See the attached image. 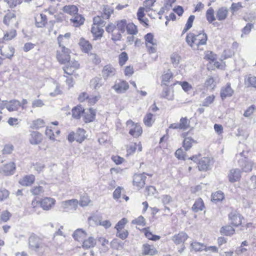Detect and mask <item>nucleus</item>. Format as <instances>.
Segmentation results:
<instances>
[{"label": "nucleus", "mask_w": 256, "mask_h": 256, "mask_svg": "<svg viewBox=\"0 0 256 256\" xmlns=\"http://www.w3.org/2000/svg\"><path fill=\"white\" fill-rule=\"evenodd\" d=\"M28 248L36 253L38 256H42L48 250L50 242L48 238L41 237L35 234H32L28 239Z\"/></svg>", "instance_id": "1"}, {"label": "nucleus", "mask_w": 256, "mask_h": 256, "mask_svg": "<svg viewBox=\"0 0 256 256\" xmlns=\"http://www.w3.org/2000/svg\"><path fill=\"white\" fill-rule=\"evenodd\" d=\"M208 40L207 34L202 31L198 34L188 33L186 38L188 44L194 50H199L201 46L205 45Z\"/></svg>", "instance_id": "2"}, {"label": "nucleus", "mask_w": 256, "mask_h": 256, "mask_svg": "<svg viewBox=\"0 0 256 256\" xmlns=\"http://www.w3.org/2000/svg\"><path fill=\"white\" fill-rule=\"evenodd\" d=\"M3 22L8 26L18 28L19 20L16 18L15 12L8 10L4 18Z\"/></svg>", "instance_id": "3"}, {"label": "nucleus", "mask_w": 256, "mask_h": 256, "mask_svg": "<svg viewBox=\"0 0 256 256\" xmlns=\"http://www.w3.org/2000/svg\"><path fill=\"white\" fill-rule=\"evenodd\" d=\"M146 46L150 53H154L156 51L157 41L154 38L152 33H148L144 36Z\"/></svg>", "instance_id": "4"}, {"label": "nucleus", "mask_w": 256, "mask_h": 256, "mask_svg": "<svg viewBox=\"0 0 256 256\" xmlns=\"http://www.w3.org/2000/svg\"><path fill=\"white\" fill-rule=\"evenodd\" d=\"M126 126L130 128L129 134L134 138H138L142 134V129L138 124H135L130 120L126 122Z\"/></svg>", "instance_id": "5"}, {"label": "nucleus", "mask_w": 256, "mask_h": 256, "mask_svg": "<svg viewBox=\"0 0 256 256\" xmlns=\"http://www.w3.org/2000/svg\"><path fill=\"white\" fill-rule=\"evenodd\" d=\"M78 204L76 199L66 200L61 202L60 207L64 212H73L76 210Z\"/></svg>", "instance_id": "6"}, {"label": "nucleus", "mask_w": 256, "mask_h": 256, "mask_svg": "<svg viewBox=\"0 0 256 256\" xmlns=\"http://www.w3.org/2000/svg\"><path fill=\"white\" fill-rule=\"evenodd\" d=\"M106 30L112 34V40L116 42L120 40L122 38V32L116 28V26L112 24H108L106 28Z\"/></svg>", "instance_id": "7"}, {"label": "nucleus", "mask_w": 256, "mask_h": 256, "mask_svg": "<svg viewBox=\"0 0 256 256\" xmlns=\"http://www.w3.org/2000/svg\"><path fill=\"white\" fill-rule=\"evenodd\" d=\"M146 175H148L150 176H152L151 174H148L146 173L135 174L133 178L134 184L138 188L144 187L146 184L145 182L146 178Z\"/></svg>", "instance_id": "8"}, {"label": "nucleus", "mask_w": 256, "mask_h": 256, "mask_svg": "<svg viewBox=\"0 0 256 256\" xmlns=\"http://www.w3.org/2000/svg\"><path fill=\"white\" fill-rule=\"evenodd\" d=\"M69 49L63 47L61 50L57 52L56 58L58 62L62 64H64L68 62L70 59Z\"/></svg>", "instance_id": "9"}, {"label": "nucleus", "mask_w": 256, "mask_h": 256, "mask_svg": "<svg viewBox=\"0 0 256 256\" xmlns=\"http://www.w3.org/2000/svg\"><path fill=\"white\" fill-rule=\"evenodd\" d=\"M128 88L129 86L128 83L121 80H116L114 84L112 86V88L117 93L119 94L124 93Z\"/></svg>", "instance_id": "10"}, {"label": "nucleus", "mask_w": 256, "mask_h": 256, "mask_svg": "<svg viewBox=\"0 0 256 256\" xmlns=\"http://www.w3.org/2000/svg\"><path fill=\"white\" fill-rule=\"evenodd\" d=\"M40 207L45 210H50L56 204V200L50 197H45L40 202Z\"/></svg>", "instance_id": "11"}, {"label": "nucleus", "mask_w": 256, "mask_h": 256, "mask_svg": "<svg viewBox=\"0 0 256 256\" xmlns=\"http://www.w3.org/2000/svg\"><path fill=\"white\" fill-rule=\"evenodd\" d=\"M234 93V90L232 88L230 84L228 82L221 88L220 96L221 98L224 100L226 98L231 97Z\"/></svg>", "instance_id": "12"}, {"label": "nucleus", "mask_w": 256, "mask_h": 256, "mask_svg": "<svg viewBox=\"0 0 256 256\" xmlns=\"http://www.w3.org/2000/svg\"><path fill=\"white\" fill-rule=\"evenodd\" d=\"M68 62V64L63 68V70L64 73L71 75L75 70L79 68L80 64L76 60H70Z\"/></svg>", "instance_id": "13"}, {"label": "nucleus", "mask_w": 256, "mask_h": 256, "mask_svg": "<svg viewBox=\"0 0 256 256\" xmlns=\"http://www.w3.org/2000/svg\"><path fill=\"white\" fill-rule=\"evenodd\" d=\"M30 144L36 145L42 140V135L37 131H32L28 138Z\"/></svg>", "instance_id": "14"}, {"label": "nucleus", "mask_w": 256, "mask_h": 256, "mask_svg": "<svg viewBox=\"0 0 256 256\" xmlns=\"http://www.w3.org/2000/svg\"><path fill=\"white\" fill-rule=\"evenodd\" d=\"M116 73V69L110 64L104 66L102 70V75L105 80H106L108 78L114 76Z\"/></svg>", "instance_id": "15"}, {"label": "nucleus", "mask_w": 256, "mask_h": 256, "mask_svg": "<svg viewBox=\"0 0 256 256\" xmlns=\"http://www.w3.org/2000/svg\"><path fill=\"white\" fill-rule=\"evenodd\" d=\"M212 164V161L210 158H202L199 160L198 164V169L200 170H208Z\"/></svg>", "instance_id": "16"}, {"label": "nucleus", "mask_w": 256, "mask_h": 256, "mask_svg": "<svg viewBox=\"0 0 256 256\" xmlns=\"http://www.w3.org/2000/svg\"><path fill=\"white\" fill-rule=\"evenodd\" d=\"M228 217L232 226H237L241 224L242 218L239 214L232 212L229 214Z\"/></svg>", "instance_id": "17"}, {"label": "nucleus", "mask_w": 256, "mask_h": 256, "mask_svg": "<svg viewBox=\"0 0 256 256\" xmlns=\"http://www.w3.org/2000/svg\"><path fill=\"white\" fill-rule=\"evenodd\" d=\"M241 177L240 170L238 168H234L230 170L228 174V180L230 182L238 181Z\"/></svg>", "instance_id": "18"}, {"label": "nucleus", "mask_w": 256, "mask_h": 256, "mask_svg": "<svg viewBox=\"0 0 256 256\" xmlns=\"http://www.w3.org/2000/svg\"><path fill=\"white\" fill-rule=\"evenodd\" d=\"M238 162L243 172H250L252 170L253 163L251 161L244 158L240 160Z\"/></svg>", "instance_id": "19"}, {"label": "nucleus", "mask_w": 256, "mask_h": 256, "mask_svg": "<svg viewBox=\"0 0 256 256\" xmlns=\"http://www.w3.org/2000/svg\"><path fill=\"white\" fill-rule=\"evenodd\" d=\"M47 22L46 16L43 14H37L35 17V24L37 28L44 27L47 24Z\"/></svg>", "instance_id": "20"}, {"label": "nucleus", "mask_w": 256, "mask_h": 256, "mask_svg": "<svg viewBox=\"0 0 256 256\" xmlns=\"http://www.w3.org/2000/svg\"><path fill=\"white\" fill-rule=\"evenodd\" d=\"M15 170L16 164L13 162L4 164L2 168V172L6 176L13 174Z\"/></svg>", "instance_id": "21"}, {"label": "nucleus", "mask_w": 256, "mask_h": 256, "mask_svg": "<svg viewBox=\"0 0 256 256\" xmlns=\"http://www.w3.org/2000/svg\"><path fill=\"white\" fill-rule=\"evenodd\" d=\"M142 254L144 255L154 256L157 254L158 251L153 245L145 244L142 245Z\"/></svg>", "instance_id": "22"}, {"label": "nucleus", "mask_w": 256, "mask_h": 256, "mask_svg": "<svg viewBox=\"0 0 256 256\" xmlns=\"http://www.w3.org/2000/svg\"><path fill=\"white\" fill-rule=\"evenodd\" d=\"M104 83V81L102 77L96 76L90 80V86L94 90H98Z\"/></svg>", "instance_id": "23"}, {"label": "nucleus", "mask_w": 256, "mask_h": 256, "mask_svg": "<svg viewBox=\"0 0 256 256\" xmlns=\"http://www.w3.org/2000/svg\"><path fill=\"white\" fill-rule=\"evenodd\" d=\"M186 134H187L186 133H183L182 136L184 138L182 142V146L184 150L188 151L192 148L194 143H196V141L191 137H186Z\"/></svg>", "instance_id": "24"}, {"label": "nucleus", "mask_w": 256, "mask_h": 256, "mask_svg": "<svg viewBox=\"0 0 256 256\" xmlns=\"http://www.w3.org/2000/svg\"><path fill=\"white\" fill-rule=\"evenodd\" d=\"M35 180V176L33 174L26 175L19 180V183L22 186H30Z\"/></svg>", "instance_id": "25"}, {"label": "nucleus", "mask_w": 256, "mask_h": 256, "mask_svg": "<svg viewBox=\"0 0 256 256\" xmlns=\"http://www.w3.org/2000/svg\"><path fill=\"white\" fill-rule=\"evenodd\" d=\"M95 115V112L92 108H89L86 111L84 110L83 116L84 117V122H92L94 119Z\"/></svg>", "instance_id": "26"}, {"label": "nucleus", "mask_w": 256, "mask_h": 256, "mask_svg": "<svg viewBox=\"0 0 256 256\" xmlns=\"http://www.w3.org/2000/svg\"><path fill=\"white\" fill-rule=\"evenodd\" d=\"M188 236L184 232H179L178 234H176L172 237V240L176 244L184 242L188 238Z\"/></svg>", "instance_id": "27"}, {"label": "nucleus", "mask_w": 256, "mask_h": 256, "mask_svg": "<svg viewBox=\"0 0 256 256\" xmlns=\"http://www.w3.org/2000/svg\"><path fill=\"white\" fill-rule=\"evenodd\" d=\"M161 202L164 206V211H167L170 212V208L167 206V205H170V203L172 202V198L170 195L164 194L161 196Z\"/></svg>", "instance_id": "28"}, {"label": "nucleus", "mask_w": 256, "mask_h": 256, "mask_svg": "<svg viewBox=\"0 0 256 256\" xmlns=\"http://www.w3.org/2000/svg\"><path fill=\"white\" fill-rule=\"evenodd\" d=\"M244 84L246 87L256 88V77L251 74L246 76Z\"/></svg>", "instance_id": "29"}, {"label": "nucleus", "mask_w": 256, "mask_h": 256, "mask_svg": "<svg viewBox=\"0 0 256 256\" xmlns=\"http://www.w3.org/2000/svg\"><path fill=\"white\" fill-rule=\"evenodd\" d=\"M228 15V10L226 7L222 6L218 9L216 12V18L220 20H224L226 19Z\"/></svg>", "instance_id": "30"}, {"label": "nucleus", "mask_w": 256, "mask_h": 256, "mask_svg": "<svg viewBox=\"0 0 256 256\" xmlns=\"http://www.w3.org/2000/svg\"><path fill=\"white\" fill-rule=\"evenodd\" d=\"M89 219L92 220L96 222V224H98L99 225L104 226L106 228H108L112 226V224L110 221L108 220H102L100 217L99 218L96 216H94L90 218Z\"/></svg>", "instance_id": "31"}, {"label": "nucleus", "mask_w": 256, "mask_h": 256, "mask_svg": "<svg viewBox=\"0 0 256 256\" xmlns=\"http://www.w3.org/2000/svg\"><path fill=\"white\" fill-rule=\"evenodd\" d=\"M20 106V102L16 100H12L9 102L7 101L6 109L9 112L16 111L18 110Z\"/></svg>", "instance_id": "32"}, {"label": "nucleus", "mask_w": 256, "mask_h": 256, "mask_svg": "<svg viewBox=\"0 0 256 256\" xmlns=\"http://www.w3.org/2000/svg\"><path fill=\"white\" fill-rule=\"evenodd\" d=\"M99 25L92 26L91 28V32L96 38H101L102 36L104 30Z\"/></svg>", "instance_id": "33"}, {"label": "nucleus", "mask_w": 256, "mask_h": 256, "mask_svg": "<svg viewBox=\"0 0 256 256\" xmlns=\"http://www.w3.org/2000/svg\"><path fill=\"white\" fill-rule=\"evenodd\" d=\"M84 108L80 106H77L72 109V116L74 118L79 119L83 115Z\"/></svg>", "instance_id": "34"}, {"label": "nucleus", "mask_w": 256, "mask_h": 256, "mask_svg": "<svg viewBox=\"0 0 256 256\" xmlns=\"http://www.w3.org/2000/svg\"><path fill=\"white\" fill-rule=\"evenodd\" d=\"M80 46L83 52L88 53L90 50L92 49V45L88 41L85 40L84 38H82L79 42Z\"/></svg>", "instance_id": "35"}, {"label": "nucleus", "mask_w": 256, "mask_h": 256, "mask_svg": "<svg viewBox=\"0 0 256 256\" xmlns=\"http://www.w3.org/2000/svg\"><path fill=\"white\" fill-rule=\"evenodd\" d=\"M204 208V203L202 198L196 200L192 206V210L194 212L202 210Z\"/></svg>", "instance_id": "36"}, {"label": "nucleus", "mask_w": 256, "mask_h": 256, "mask_svg": "<svg viewBox=\"0 0 256 256\" xmlns=\"http://www.w3.org/2000/svg\"><path fill=\"white\" fill-rule=\"evenodd\" d=\"M86 234L85 231L82 229L78 228L74 232L72 236L75 240L82 241L86 236Z\"/></svg>", "instance_id": "37"}, {"label": "nucleus", "mask_w": 256, "mask_h": 256, "mask_svg": "<svg viewBox=\"0 0 256 256\" xmlns=\"http://www.w3.org/2000/svg\"><path fill=\"white\" fill-rule=\"evenodd\" d=\"M62 10L64 12L72 16L77 14L78 8L74 5H68L63 8Z\"/></svg>", "instance_id": "38"}, {"label": "nucleus", "mask_w": 256, "mask_h": 256, "mask_svg": "<svg viewBox=\"0 0 256 256\" xmlns=\"http://www.w3.org/2000/svg\"><path fill=\"white\" fill-rule=\"evenodd\" d=\"M96 244V241L95 239L90 236L83 242L82 246L85 249H88L94 247Z\"/></svg>", "instance_id": "39"}, {"label": "nucleus", "mask_w": 256, "mask_h": 256, "mask_svg": "<svg viewBox=\"0 0 256 256\" xmlns=\"http://www.w3.org/2000/svg\"><path fill=\"white\" fill-rule=\"evenodd\" d=\"M220 232L222 235L230 236L234 233L235 230L230 226H226L220 228Z\"/></svg>", "instance_id": "40"}, {"label": "nucleus", "mask_w": 256, "mask_h": 256, "mask_svg": "<svg viewBox=\"0 0 256 256\" xmlns=\"http://www.w3.org/2000/svg\"><path fill=\"white\" fill-rule=\"evenodd\" d=\"M70 21L73 23L74 26L77 27L84 24V18L82 15L77 14L76 16L70 19Z\"/></svg>", "instance_id": "41"}, {"label": "nucleus", "mask_w": 256, "mask_h": 256, "mask_svg": "<svg viewBox=\"0 0 256 256\" xmlns=\"http://www.w3.org/2000/svg\"><path fill=\"white\" fill-rule=\"evenodd\" d=\"M144 8H142V7H140L138 8V11L137 12V16H138V20H139V21L140 22V23H144L146 26H148V19L147 18H143L144 16Z\"/></svg>", "instance_id": "42"}, {"label": "nucleus", "mask_w": 256, "mask_h": 256, "mask_svg": "<svg viewBox=\"0 0 256 256\" xmlns=\"http://www.w3.org/2000/svg\"><path fill=\"white\" fill-rule=\"evenodd\" d=\"M86 131L83 128H78L75 133L76 141L80 143L83 142L86 138Z\"/></svg>", "instance_id": "43"}, {"label": "nucleus", "mask_w": 256, "mask_h": 256, "mask_svg": "<svg viewBox=\"0 0 256 256\" xmlns=\"http://www.w3.org/2000/svg\"><path fill=\"white\" fill-rule=\"evenodd\" d=\"M114 12V8L109 6H104L102 18L104 19H108Z\"/></svg>", "instance_id": "44"}, {"label": "nucleus", "mask_w": 256, "mask_h": 256, "mask_svg": "<svg viewBox=\"0 0 256 256\" xmlns=\"http://www.w3.org/2000/svg\"><path fill=\"white\" fill-rule=\"evenodd\" d=\"M137 146H138V151H142V146L140 144H138V145H137L136 143H132L130 144L127 147V154H133L136 152Z\"/></svg>", "instance_id": "45"}, {"label": "nucleus", "mask_w": 256, "mask_h": 256, "mask_svg": "<svg viewBox=\"0 0 256 256\" xmlns=\"http://www.w3.org/2000/svg\"><path fill=\"white\" fill-rule=\"evenodd\" d=\"M179 125L180 130H186L190 127V120L186 117L182 118Z\"/></svg>", "instance_id": "46"}, {"label": "nucleus", "mask_w": 256, "mask_h": 256, "mask_svg": "<svg viewBox=\"0 0 256 256\" xmlns=\"http://www.w3.org/2000/svg\"><path fill=\"white\" fill-rule=\"evenodd\" d=\"M191 251L194 250L195 252L202 251L205 248V245L204 244L194 242L190 244Z\"/></svg>", "instance_id": "47"}, {"label": "nucleus", "mask_w": 256, "mask_h": 256, "mask_svg": "<svg viewBox=\"0 0 256 256\" xmlns=\"http://www.w3.org/2000/svg\"><path fill=\"white\" fill-rule=\"evenodd\" d=\"M154 120L153 114L151 113L147 114L144 118V122L147 126H151Z\"/></svg>", "instance_id": "48"}, {"label": "nucleus", "mask_w": 256, "mask_h": 256, "mask_svg": "<svg viewBox=\"0 0 256 256\" xmlns=\"http://www.w3.org/2000/svg\"><path fill=\"white\" fill-rule=\"evenodd\" d=\"M98 240L101 244V251L104 252H107L108 250V240L102 237L98 238Z\"/></svg>", "instance_id": "49"}, {"label": "nucleus", "mask_w": 256, "mask_h": 256, "mask_svg": "<svg viewBox=\"0 0 256 256\" xmlns=\"http://www.w3.org/2000/svg\"><path fill=\"white\" fill-rule=\"evenodd\" d=\"M244 8L241 2L232 3L230 8V10L232 15L235 14L236 12L239 11L240 9Z\"/></svg>", "instance_id": "50"}, {"label": "nucleus", "mask_w": 256, "mask_h": 256, "mask_svg": "<svg viewBox=\"0 0 256 256\" xmlns=\"http://www.w3.org/2000/svg\"><path fill=\"white\" fill-rule=\"evenodd\" d=\"M224 198V193L221 191L216 192L212 194V200L215 202L222 200Z\"/></svg>", "instance_id": "51"}, {"label": "nucleus", "mask_w": 256, "mask_h": 256, "mask_svg": "<svg viewBox=\"0 0 256 256\" xmlns=\"http://www.w3.org/2000/svg\"><path fill=\"white\" fill-rule=\"evenodd\" d=\"M160 96L169 100H172L174 99V95L173 94H170V90L168 87H166L163 89Z\"/></svg>", "instance_id": "52"}, {"label": "nucleus", "mask_w": 256, "mask_h": 256, "mask_svg": "<svg viewBox=\"0 0 256 256\" xmlns=\"http://www.w3.org/2000/svg\"><path fill=\"white\" fill-rule=\"evenodd\" d=\"M1 54L4 56L6 58L10 59L14 56V49L12 47H8L7 50L3 51L2 49Z\"/></svg>", "instance_id": "53"}, {"label": "nucleus", "mask_w": 256, "mask_h": 256, "mask_svg": "<svg viewBox=\"0 0 256 256\" xmlns=\"http://www.w3.org/2000/svg\"><path fill=\"white\" fill-rule=\"evenodd\" d=\"M128 24L126 20H122L117 22L116 27L122 34L126 30Z\"/></svg>", "instance_id": "54"}, {"label": "nucleus", "mask_w": 256, "mask_h": 256, "mask_svg": "<svg viewBox=\"0 0 256 256\" xmlns=\"http://www.w3.org/2000/svg\"><path fill=\"white\" fill-rule=\"evenodd\" d=\"M206 18L207 20L210 23H212L216 20V18L214 16V10L212 8H209L206 12Z\"/></svg>", "instance_id": "55"}, {"label": "nucleus", "mask_w": 256, "mask_h": 256, "mask_svg": "<svg viewBox=\"0 0 256 256\" xmlns=\"http://www.w3.org/2000/svg\"><path fill=\"white\" fill-rule=\"evenodd\" d=\"M44 125L45 122L44 120L42 119L38 118L33 121L32 126H31V128L32 129H38L40 128L44 127Z\"/></svg>", "instance_id": "56"}, {"label": "nucleus", "mask_w": 256, "mask_h": 256, "mask_svg": "<svg viewBox=\"0 0 256 256\" xmlns=\"http://www.w3.org/2000/svg\"><path fill=\"white\" fill-rule=\"evenodd\" d=\"M195 16L194 15H191L189 16L186 23V24L185 27L182 30V34L187 32L188 30H190L192 26V24L194 20Z\"/></svg>", "instance_id": "57"}, {"label": "nucleus", "mask_w": 256, "mask_h": 256, "mask_svg": "<svg viewBox=\"0 0 256 256\" xmlns=\"http://www.w3.org/2000/svg\"><path fill=\"white\" fill-rule=\"evenodd\" d=\"M126 30L128 34L134 35L138 33L136 26L133 23L128 24Z\"/></svg>", "instance_id": "58"}, {"label": "nucleus", "mask_w": 256, "mask_h": 256, "mask_svg": "<svg viewBox=\"0 0 256 256\" xmlns=\"http://www.w3.org/2000/svg\"><path fill=\"white\" fill-rule=\"evenodd\" d=\"M128 230L125 229L116 230V236L120 238L122 240H125L128 238Z\"/></svg>", "instance_id": "59"}, {"label": "nucleus", "mask_w": 256, "mask_h": 256, "mask_svg": "<svg viewBox=\"0 0 256 256\" xmlns=\"http://www.w3.org/2000/svg\"><path fill=\"white\" fill-rule=\"evenodd\" d=\"M254 28V24L251 23H248L242 29V38H244L245 36L250 34L252 28Z\"/></svg>", "instance_id": "60"}, {"label": "nucleus", "mask_w": 256, "mask_h": 256, "mask_svg": "<svg viewBox=\"0 0 256 256\" xmlns=\"http://www.w3.org/2000/svg\"><path fill=\"white\" fill-rule=\"evenodd\" d=\"M16 34V30H12L10 32H7L4 35L3 40H10L14 38Z\"/></svg>", "instance_id": "61"}, {"label": "nucleus", "mask_w": 256, "mask_h": 256, "mask_svg": "<svg viewBox=\"0 0 256 256\" xmlns=\"http://www.w3.org/2000/svg\"><path fill=\"white\" fill-rule=\"evenodd\" d=\"M44 192V189L42 186H36L34 187L30 190V192L34 195L37 196L42 194Z\"/></svg>", "instance_id": "62"}, {"label": "nucleus", "mask_w": 256, "mask_h": 256, "mask_svg": "<svg viewBox=\"0 0 256 256\" xmlns=\"http://www.w3.org/2000/svg\"><path fill=\"white\" fill-rule=\"evenodd\" d=\"M118 60L120 65L122 66L128 60V54L124 52H122L119 56Z\"/></svg>", "instance_id": "63"}, {"label": "nucleus", "mask_w": 256, "mask_h": 256, "mask_svg": "<svg viewBox=\"0 0 256 256\" xmlns=\"http://www.w3.org/2000/svg\"><path fill=\"white\" fill-rule=\"evenodd\" d=\"M215 96L214 95H211L207 96L202 102V106H208L213 102Z\"/></svg>", "instance_id": "64"}]
</instances>
